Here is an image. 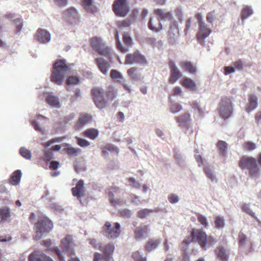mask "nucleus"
Masks as SVG:
<instances>
[{
  "label": "nucleus",
  "instance_id": "1",
  "mask_svg": "<svg viewBox=\"0 0 261 261\" xmlns=\"http://www.w3.org/2000/svg\"><path fill=\"white\" fill-rule=\"evenodd\" d=\"M91 94L96 107L102 109L107 107L109 102H111L117 98L118 90L111 85L104 92L101 87H95L92 89Z\"/></svg>",
  "mask_w": 261,
  "mask_h": 261
},
{
  "label": "nucleus",
  "instance_id": "2",
  "mask_svg": "<svg viewBox=\"0 0 261 261\" xmlns=\"http://www.w3.org/2000/svg\"><path fill=\"white\" fill-rule=\"evenodd\" d=\"M73 66V64L67 63L64 58L56 60L51 68V82L58 85H62L66 75L70 73Z\"/></svg>",
  "mask_w": 261,
  "mask_h": 261
},
{
  "label": "nucleus",
  "instance_id": "3",
  "mask_svg": "<svg viewBox=\"0 0 261 261\" xmlns=\"http://www.w3.org/2000/svg\"><path fill=\"white\" fill-rule=\"evenodd\" d=\"M196 242L203 249L213 246L216 243L215 238L211 235L206 234L202 229L193 228L191 231V237L185 239L182 244L188 245L192 242Z\"/></svg>",
  "mask_w": 261,
  "mask_h": 261
},
{
  "label": "nucleus",
  "instance_id": "4",
  "mask_svg": "<svg viewBox=\"0 0 261 261\" xmlns=\"http://www.w3.org/2000/svg\"><path fill=\"white\" fill-rule=\"evenodd\" d=\"M53 228L54 223L51 220L45 215L40 216L33 227V240L35 241L41 240L43 237L47 236Z\"/></svg>",
  "mask_w": 261,
  "mask_h": 261
},
{
  "label": "nucleus",
  "instance_id": "5",
  "mask_svg": "<svg viewBox=\"0 0 261 261\" xmlns=\"http://www.w3.org/2000/svg\"><path fill=\"white\" fill-rule=\"evenodd\" d=\"M239 166L242 169H248L252 176H256L259 171L256 160L253 157L242 156L239 162Z\"/></svg>",
  "mask_w": 261,
  "mask_h": 261
},
{
  "label": "nucleus",
  "instance_id": "6",
  "mask_svg": "<svg viewBox=\"0 0 261 261\" xmlns=\"http://www.w3.org/2000/svg\"><path fill=\"white\" fill-rule=\"evenodd\" d=\"M91 44L92 47L100 55L106 57L111 60V48L107 46L100 39L93 38L91 39Z\"/></svg>",
  "mask_w": 261,
  "mask_h": 261
},
{
  "label": "nucleus",
  "instance_id": "7",
  "mask_svg": "<svg viewBox=\"0 0 261 261\" xmlns=\"http://www.w3.org/2000/svg\"><path fill=\"white\" fill-rule=\"evenodd\" d=\"M232 112L233 107L231 99L226 96L223 97L219 104L221 117L224 119H228L231 116Z\"/></svg>",
  "mask_w": 261,
  "mask_h": 261
},
{
  "label": "nucleus",
  "instance_id": "8",
  "mask_svg": "<svg viewBox=\"0 0 261 261\" xmlns=\"http://www.w3.org/2000/svg\"><path fill=\"white\" fill-rule=\"evenodd\" d=\"M102 231L103 235L108 238L115 239L120 235V225L116 222L114 224V227H112L110 222H106L102 228Z\"/></svg>",
  "mask_w": 261,
  "mask_h": 261
},
{
  "label": "nucleus",
  "instance_id": "9",
  "mask_svg": "<svg viewBox=\"0 0 261 261\" xmlns=\"http://www.w3.org/2000/svg\"><path fill=\"white\" fill-rule=\"evenodd\" d=\"M112 9L115 15L120 17H125L129 11L127 0H115Z\"/></svg>",
  "mask_w": 261,
  "mask_h": 261
},
{
  "label": "nucleus",
  "instance_id": "10",
  "mask_svg": "<svg viewBox=\"0 0 261 261\" xmlns=\"http://www.w3.org/2000/svg\"><path fill=\"white\" fill-rule=\"evenodd\" d=\"M64 20L72 25L80 23V15L77 10L74 7H70L66 9L62 15Z\"/></svg>",
  "mask_w": 261,
  "mask_h": 261
},
{
  "label": "nucleus",
  "instance_id": "11",
  "mask_svg": "<svg viewBox=\"0 0 261 261\" xmlns=\"http://www.w3.org/2000/svg\"><path fill=\"white\" fill-rule=\"evenodd\" d=\"M73 243L72 236L70 234L66 235L61 242V248L62 251L68 255H75Z\"/></svg>",
  "mask_w": 261,
  "mask_h": 261
},
{
  "label": "nucleus",
  "instance_id": "12",
  "mask_svg": "<svg viewBox=\"0 0 261 261\" xmlns=\"http://www.w3.org/2000/svg\"><path fill=\"white\" fill-rule=\"evenodd\" d=\"M98 248L103 252L104 255L95 253L94 261H107L109 256L113 252L114 247L112 245L108 244L105 246H99Z\"/></svg>",
  "mask_w": 261,
  "mask_h": 261
},
{
  "label": "nucleus",
  "instance_id": "13",
  "mask_svg": "<svg viewBox=\"0 0 261 261\" xmlns=\"http://www.w3.org/2000/svg\"><path fill=\"white\" fill-rule=\"evenodd\" d=\"M212 32V30L205 23L199 25L196 35L198 42L202 46H204L205 39L210 36Z\"/></svg>",
  "mask_w": 261,
  "mask_h": 261
},
{
  "label": "nucleus",
  "instance_id": "14",
  "mask_svg": "<svg viewBox=\"0 0 261 261\" xmlns=\"http://www.w3.org/2000/svg\"><path fill=\"white\" fill-rule=\"evenodd\" d=\"M135 63L141 64H147V61L145 57L141 55L139 51H136L133 54H128L126 56L124 61L125 64H133Z\"/></svg>",
  "mask_w": 261,
  "mask_h": 261
},
{
  "label": "nucleus",
  "instance_id": "15",
  "mask_svg": "<svg viewBox=\"0 0 261 261\" xmlns=\"http://www.w3.org/2000/svg\"><path fill=\"white\" fill-rule=\"evenodd\" d=\"M35 39L42 44L49 43L51 39L50 32L46 29L39 28L34 36Z\"/></svg>",
  "mask_w": 261,
  "mask_h": 261
},
{
  "label": "nucleus",
  "instance_id": "16",
  "mask_svg": "<svg viewBox=\"0 0 261 261\" xmlns=\"http://www.w3.org/2000/svg\"><path fill=\"white\" fill-rule=\"evenodd\" d=\"M29 261H54L49 256L43 251L35 250L28 256Z\"/></svg>",
  "mask_w": 261,
  "mask_h": 261
},
{
  "label": "nucleus",
  "instance_id": "17",
  "mask_svg": "<svg viewBox=\"0 0 261 261\" xmlns=\"http://www.w3.org/2000/svg\"><path fill=\"white\" fill-rule=\"evenodd\" d=\"M169 65L171 74L168 81L170 83L174 84L182 76V73L175 65L174 61H169Z\"/></svg>",
  "mask_w": 261,
  "mask_h": 261
},
{
  "label": "nucleus",
  "instance_id": "18",
  "mask_svg": "<svg viewBox=\"0 0 261 261\" xmlns=\"http://www.w3.org/2000/svg\"><path fill=\"white\" fill-rule=\"evenodd\" d=\"M179 36V33L177 23L173 21L170 25L168 33V39L169 42L172 44L175 43Z\"/></svg>",
  "mask_w": 261,
  "mask_h": 261
},
{
  "label": "nucleus",
  "instance_id": "19",
  "mask_svg": "<svg viewBox=\"0 0 261 261\" xmlns=\"http://www.w3.org/2000/svg\"><path fill=\"white\" fill-rule=\"evenodd\" d=\"M119 192V189L117 187H112L109 189L108 192L109 199L110 203L113 206H116L122 203V200L120 198H114V194H117Z\"/></svg>",
  "mask_w": 261,
  "mask_h": 261
},
{
  "label": "nucleus",
  "instance_id": "20",
  "mask_svg": "<svg viewBox=\"0 0 261 261\" xmlns=\"http://www.w3.org/2000/svg\"><path fill=\"white\" fill-rule=\"evenodd\" d=\"M45 101L52 108H60L61 107L59 97L55 95L53 92L48 93L46 97Z\"/></svg>",
  "mask_w": 261,
  "mask_h": 261
},
{
  "label": "nucleus",
  "instance_id": "21",
  "mask_svg": "<svg viewBox=\"0 0 261 261\" xmlns=\"http://www.w3.org/2000/svg\"><path fill=\"white\" fill-rule=\"evenodd\" d=\"M154 13L158 17V19L160 20H169L173 19V16L171 12H167L165 9H157L154 11Z\"/></svg>",
  "mask_w": 261,
  "mask_h": 261
},
{
  "label": "nucleus",
  "instance_id": "22",
  "mask_svg": "<svg viewBox=\"0 0 261 261\" xmlns=\"http://www.w3.org/2000/svg\"><path fill=\"white\" fill-rule=\"evenodd\" d=\"M110 61H106L102 58H98L95 59L96 65L98 66L100 71L106 74L110 68Z\"/></svg>",
  "mask_w": 261,
  "mask_h": 261
},
{
  "label": "nucleus",
  "instance_id": "23",
  "mask_svg": "<svg viewBox=\"0 0 261 261\" xmlns=\"http://www.w3.org/2000/svg\"><path fill=\"white\" fill-rule=\"evenodd\" d=\"M176 122L179 126L189 127V123L191 121V116L189 113H185L175 118Z\"/></svg>",
  "mask_w": 261,
  "mask_h": 261
},
{
  "label": "nucleus",
  "instance_id": "24",
  "mask_svg": "<svg viewBox=\"0 0 261 261\" xmlns=\"http://www.w3.org/2000/svg\"><path fill=\"white\" fill-rule=\"evenodd\" d=\"M22 176V172L20 169L14 171L9 179V184L13 186H17L20 184Z\"/></svg>",
  "mask_w": 261,
  "mask_h": 261
},
{
  "label": "nucleus",
  "instance_id": "25",
  "mask_svg": "<svg viewBox=\"0 0 261 261\" xmlns=\"http://www.w3.org/2000/svg\"><path fill=\"white\" fill-rule=\"evenodd\" d=\"M149 231V226L144 225L137 227L134 232L135 238L136 240H140L144 238Z\"/></svg>",
  "mask_w": 261,
  "mask_h": 261
},
{
  "label": "nucleus",
  "instance_id": "26",
  "mask_svg": "<svg viewBox=\"0 0 261 261\" xmlns=\"http://www.w3.org/2000/svg\"><path fill=\"white\" fill-rule=\"evenodd\" d=\"M80 77L79 75H72L70 76L65 83L66 89L71 91L74 89V87L77 86L80 83Z\"/></svg>",
  "mask_w": 261,
  "mask_h": 261
},
{
  "label": "nucleus",
  "instance_id": "27",
  "mask_svg": "<svg viewBox=\"0 0 261 261\" xmlns=\"http://www.w3.org/2000/svg\"><path fill=\"white\" fill-rule=\"evenodd\" d=\"M180 67L185 71L192 74H195L196 67L195 65L190 61H184L179 63Z\"/></svg>",
  "mask_w": 261,
  "mask_h": 261
},
{
  "label": "nucleus",
  "instance_id": "28",
  "mask_svg": "<svg viewBox=\"0 0 261 261\" xmlns=\"http://www.w3.org/2000/svg\"><path fill=\"white\" fill-rule=\"evenodd\" d=\"M71 191L72 195L74 197H76L80 203L82 204V179L78 180L76 186L72 188Z\"/></svg>",
  "mask_w": 261,
  "mask_h": 261
},
{
  "label": "nucleus",
  "instance_id": "29",
  "mask_svg": "<svg viewBox=\"0 0 261 261\" xmlns=\"http://www.w3.org/2000/svg\"><path fill=\"white\" fill-rule=\"evenodd\" d=\"M66 125L62 119H60L55 123L52 130L53 133L54 134H63L66 130Z\"/></svg>",
  "mask_w": 261,
  "mask_h": 261
},
{
  "label": "nucleus",
  "instance_id": "30",
  "mask_svg": "<svg viewBox=\"0 0 261 261\" xmlns=\"http://www.w3.org/2000/svg\"><path fill=\"white\" fill-rule=\"evenodd\" d=\"M11 217V210L7 206L0 207V220L1 222H6Z\"/></svg>",
  "mask_w": 261,
  "mask_h": 261
},
{
  "label": "nucleus",
  "instance_id": "31",
  "mask_svg": "<svg viewBox=\"0 0 261 261\" xmlns=\"http://www.w3.org/2000/svg\"><path fill=\"white\" fill-rule=\"evenodd\" d=\"M148 28L151 30L158 32L162 29V25L158 19L150 18L148 22Z\"/></svg>",
  "mask_w": 261,
  "mask_h": 261
},
{
  "label": "nucleus",
  "instance_id": "32",
  "mask_svg": "<svg viewBox=\"0 0 261 261\" xmlns=\"http://www.w3.org/2000/svg\"><path fill=\"white\" fill-rule=\"evenodd\" d=\"M215 253L217 257L222 261H227L228 256L225 249L222 246L217 247Z\"/></svg>",
  "mask_w": 261,
  "mask_h": 261
},
{
  "label": "nucleus",
  "instance_id": "33",
  "mask_svg": "<svg viewBox=\"0 0 261 261\" xmlns=\"http://www.w3.org/2000/svg\"><path fill=\"white\" fill-rule=\"evenodd\" d=\"M127 73L132 80L137 81L140 79L141 74L138 68L134 67L129 68Z\"/></svg>",
  "mask_w": 261,
  "mask_h": 261
},
{
  "label": "nucleus",
  "instance_id": "34",
  "mask_svg": "<svg viewBox=\"0 0 261 261\" xmlns=\"http://www.w3.org/2000/svg\"><path fill=\"white\" fill-rule=\"evenodd\" d=\"M83 6L88 12L93 13L96 11V7L93 4V0H83Z\"/></svg>",
  "mask_w": 261,
  "mask_h": 261
},
{
  "label": "nucleus",
  "instance_id": "35",
  "mask_svg": "<svg viewBox=\"0 0 261 261\" xmlns=\"http://www.w3.org/2000/svg\"><path fill=\"white\" fill-rule=\"evenodd\" d=\"M83 134L85 137L93 140L98 137L99 132L97 129L90 128L85 130Z\"/></svg>",
  "mask_w": 261,
  "mask_h": 261
},
{
  "label": "nucleus",
  "instance_id": "36",
  "mask_svg": "<svg viewBox=\"0 0 261 261\" xmlns=\"http://www.w3.org/2000/svg\"><path fill=\"white\" fill-rule=\"evenodd\" d=\"M181 85L186 88L190 90H195L196 84L195 82L190 78L185 77L180 81Z\"/></svg>",
  "mask_w": 261,
  "mask_h": 261
},
{
  "label": "nucleus",
  "instance_id": "37",
  "mask_svg": "<svg viewBox=\"0 0 261 261\" xmlns=\"http://www.w3.org/2000/svg\"><path fill=\"white\" fill-rule=\"evenodd\" d=\"M257 99L256 96L254 95H250L249 98V105L246 108V111L248 112L255 109L257 106Z\"/></svg>",
  "mask_w": 261,
  "mask_h": 261
},
{
  "label": "nucleus",
  "instance_id": "38",
  "mask_svg": "<svg viewBox=\"0 0 261 261\" xmlns=\"http://www.w3.org/2000/svg\"><path fill=\"white\" fill-rule=\"evenodd\" d=\"M12 23L14 24L15 30V33L16 34H19L23 26V23L22 20L20 18H17L12 20Z\"/></svg>",
  "mask_w": 261,
  "mask_h": 261
},
{
  "label": "nucleus",
  "instance_id": "39",
  "mask_svg": "<svg viewBox=\"0 0 261 261\" xmlns=\"http://www.w3.org/2000/svg\"><path fill=\"white\" fill-rule=\"evenodd\" d=\"M20 155L26 160H31L32 158L31 151L25 147H21L19 150Z\"/></svg>",
  "mask_w": 261,
  "mask_h": 261
},
{
  "label": "nucleus",
  "instance_id": "40",
  "mask_svg": "<svg viewBox=\"0 0 261 261\" xmlns=\"http://www.w3.org/2000/svg\"><path fill=\"white\" fill-rule=\"evenodd\" d=\"M160 242L158 240H150L148 241L145 246V250L151 251L157 248Z\"/></svg>",
  "mask_w": 261,
  "mask_h": 261
},
{
  "label": "nucleus",
  "instance_id": "41",
  "mask_svg": "<svg viewBox=\"0 0 261 261\" xmlns=\"http://www.w3.org/2000/svg\"><path fill=\"white\" fill-rule=\"evenodd\" d=\"M64 146L66 147V151L69 155L76 156L78 155L79 151L80 149L74 148L68 143H64Z\"/></svg>",
  "mask_w": 261,
  "mask_h": 261
},
{
  "label": "nucleus",
  "instance_id": "42",
  "mask_svg": "<svg viewBox=\"0 0 261 261\" xmlns=\"http://www.w3.org/2000/svg\"><path fill=\"white\" fill-rule=\"evenodd\" d=\"M153 210L151 209H142L138 212L137 215L140 219H145L149 216L151 213H153Z\"/></svg>",
  "mask_w": 261,
  "mask_h": 261
},
{
  "label": "nucleus",
  "instance_id": "43",
  "mask_svg": "<svg viewBox=\"0 0 261 261\" xmlns=\"http://www.w3.org/2000/svg\"><path fill=\"white\" fill-rule=\"evenodd\" d=\"M217 147L218 148L220 154L222 155H225L227 148V143L223 141H219L217 144Z\"/></svg>",
  "mask_w": 261,
  "mask_h": 261
},
{
  "label": "nucleus",
  "instance_id": "44",
  "mask_svg": "<svg viewBox=\"0 0 261 261\" xmlns=\"http://www.w3.org/2000/svg\"><path fill=\"white\" fill-rule=\"evenodd\" d=\"M215 227L218 229L223 228L225 226V220L223 217L218 216L215 218L214 222Z\"/></svg>",
  "mask_w": 261,
  "mask_h": 261
},
{
  "label": "nucleus",
  "instance_id": "45",
  "mask_svg": "<svg viewBox=\"0 0 261 261\" xmlns=\"http://www.w3.org/2000/svg\"><path fill=\"white\" fill-rule=\"evenodd\" d=\"M253 13L252 9L248 6H246L242 10L241 18L242 20L246 19Z\"/></svg>",
  "mask_w": 261,
  "mask_h": 261
},
{
  "label": "nucleus",
  "instance_id": "46",
  "mask_svg": "<svg viewBox=\"0 0 261 261\" xmlns=\"http://www.w3.org/2000/svg\"><path fill=\"white\" fill-rule=\"evenodd\" d=\"M31 124L34 129L38 133H41L42 135L44 134V130L40 126L39 122L36 120H32Z\"/></svg>",
  "mask_w": 261,
  "mask_h": 261
},
{
  "label": "nucleus",
  "instance_id": "47",
  "mask_svg": "<svg viewBox=\"0 0 261 261\" xmlns=\"http://www.w3.org/2000/svg\"><path fill=\"white\" fill-rule=\"evenodd\" d=\"M108 151H113L117 154L119 152V149L113 145L108 144L103 148L102 150V154L105 155Z\"/></svg>",
  "mask_w": 261,
  "mask_h": 261
},
{
  "label": "nucleus",
  "instance_id": "48",
  "mask_svg": "<svg viewBox=\"0 0 261 261\" xmlns=\"http://www.w3.org/2000/svg\"><path fill=\"white\" fill-rule=\"evenodd\" d=\"M239 245L240 248H243L247 241L246 236L242 232H240L238 236Z\"/></svg>",
  "mask_w": 261,
  "mask_h": 261
},
{
  "label": "nucleus",
  "instance_id": "49",
  "mask_svg": "<svg viewBox=\"0 0 261 261\" xmlns=\"http://www.w3.org/2000/svg\"><path fill=\"white\" fill-rule=\"evenodd\" d=\"M132 257L134 261H146V257L143 256L139 251H136L132 253Z\"/></svg>",
  "mask_w": 261,
  "mask_h": 261
},
{
  "label": "nucleus",
  "instance_id": "50",
  "mask_svg": "<svg viewBox=\"0 0 261 261\" xmlns=\"http://www.w3.org/2000/svg\"><path fill=\"white\" fill-rule=\"evenodd\" d=\"M206 21L210 23H212L217 19V13L215 10L208 12L206 17Z\"/></svg>",
  "mask_w": 261,
  "mask_h": 261
},
{
  "label": "nucleus",
  "instance_id": "51",
  "mask_svg": "<svg viewBox=\"0 0 261 261\" xmlns=\"http://www.w3.org/2000/svg\"><path fill=\"white\" fill-rule=\"evenodd\" d=\"M41 157L49 163V161L54 158V152L51 150L47 149Z\"/></svg>",
  "mask_w": 261,
  "mask_h": 261
},
{
  "label": "nucleus",
  "instance_id": "52",
  "mask_svg": "<svg viewBox=\"0 0 261 261\" xmlns=\"http://www.w3.org/2000/svg\"><path fill=\"white\" fill-rule=\"evenodd\" d=\"M110 76L112 79L115 80L119 81L123 79V76L122 74L115 69H112L111 71Z\"/></svg>",
  "mask_w": 261,
  "mask_h": 261
},
{
  "label": "nucleus",
  "instance_id": "53",
  "mask_svg": "<svg viewBox=\"0 0 261 261\" xmlns=\"http://www.w3.org/2000/svg\"><path fill=\"white\" fill-rule=\"evenodd\" d=\"M123 41L128 47L132 45V39L128 33H124L123 34Z\"/></svg>",
  "mask_w": 261,
  "mask_h": 261
},
{
  "label": "nucleus",
  "instance_id": "54",
  "mask_svg": "<svg viewBox=\"0 0 261 261\" xmlns=\"http://www.w3.org/2000/svg\"><path fill=\"white\" fill-rule=\"evenodd\" d=\"M204 171L206 176L210 178L212 181H215L216 179L215 176L211 169L209 167H205Z\"/></svg>",
  "mask_w": 261,
  "mask_h": 261
},
{
  "label": "nucleus",
  "instance_id": "55",
  "mask_svg": "<svg viewBox=\"0 0 261 261\" xmlns=\"http://www.w3.org/2000/svg\"><path fill=\"white\" fill-rule=\"evenodd\" d=\"M115 38L117 40V47L118 49L121 52H122L123 53H125L127 52L128 50V49H127V48H126L125 47H123L122 46V44L121 43V42L119 40L118 32H117L116 34H115Z\"/></svg>",
  "mask_w": 261,
  "mask_h": 261
},
{
  "label": "nucleus",
  "instance_id": "56",
  "mask_svg": "<svg viewBox=\"0 0 261 261\" xmlns=\"http://www.w3.org/2000/svg\"><path fill=\"white\" fill-rule=\"evenodd\" d=\"M197 219L198 222L204 227V228H206L208 227V222L205 216L201 214H198L197 216Z\"/></svg>",
  "mask_w": 261,
  "mask_h": 261
},
{
  "label": "nucleus",
  "instance_id": "57",
  "mask_svg": "<svg viewBox=\"0 0 261 261\" xmlns=\"http://www.w3.org/2000/svg\"><path fill=\"white\" fill-rule=\"evenodd\" d=\"M182 109V106L178 103H173L170 105V111L173 113L179 112Z\"/></svg>",
  "mask_w": 261,
  "mask_h": 261
},
{
  "label": "nucleus",
  "instance_id": "58",
  "mask_svg": "<svg viewBox=\"0 0 261 261\" xmlns=\"http://www.w3.org/2000/svg\"><path fill=\"white\" fill-rule=\"evenodd\" d=\"M50 207L53 209L56 213L62 214L64 211V208L57 203H52L50 204Z\"/></svg>",
  "mask_w": 261,
  "mask_h": 261
},
{
  "label": "nucleus",
  "instance_id": "59",
  "mask_svg": "<svg viewBox=\"0 0 261 261\" xmlns=\"http://www.w3.org/2000/svg\"><path fill=\"white\" fill-rule=\"evenodd\" d=\"M243 146L245 150L248 151H252L256 148L255 144L250 141L245 142Z\"/></svg>",
  "mask_w": 261,
  "mask_h": 261
},
{
  "label": "nucleus",
  "instance_id": "60",
  "mask_svg": "<svg viewBox=\"0 0 261 261\" xmlns=\"http://www.w3.org/2000/svg\"><path fill=\"white\" fill-rule=\"evenodd\" d=\"M242 210L249 214V215L254 217V213L252 211V210L249 208V206L248 204L244 203L242 205Z\"/></svg>",
  "mask_w": 261,
  "mask_h": 261
},
{
  "label": "nucleus",
  "instance_id": "61",
  "mask_svg": "<svg viewBox=\"0 0 261 261\" xmlns=\"http://www.w3.org/2000/svg\"><path fill=\"white\" fill-rule=\"evenodd\" d=\"M234 69L242 70L243 69V63L241 60H238L233 63Z\"/></svg>",
  "mask_w": 261,
  "mask_h": 261
},
{
  "label": "nucleus",
  "instance_id": "62",
  "mask_svg": "<svg viewBox=\"0 0 261 261\" xmlns=\"http://www.w3.org/2000/svg\"><path fill=\"white\" fill-rule=\"evenodd\" d=\"M49 163L48 162H47V161L45 160L44 159H42L41 157H40L37 161L38 165L42 167L44 169L47 168Z\"/></svg>",
  "mask_w": 261,
  "mask_h": 261
},
{
  "label": "nucleus",
  "instance_id": "63",
  "mask_svg": "<svg viewBox=\"0 0 261 261\" xmlns=\"http://www.w3.org/2000/svg\"><path fill=\"white\" fill-rule=\"evenodd\" d=\"M75 117V115L74 113H71L69 115L65 116L63 119H62V120L65 123L66 125L68 122L72 121Z\"/></svg>",
  "mask_w": 261,
  "mask_h": 261
},
{
  "label": "nucleus",
  "instance_id": "64",
  "mask_svg": "<svg viewBox=\"0 0 261 261\" xmlns=\"http://www.w3.org/2000/svg\"><path fill=\"white\" fill-rule=\"evenodd\" d=\"M168 200L171 203H175L179 200V198L177 195L174 194H171L168 196Z\"/></svg>",
  "mask_w": 261,
  "mask_h": 261
}]
</instances>
